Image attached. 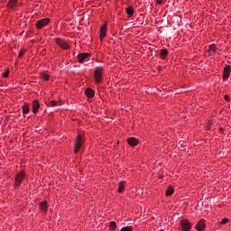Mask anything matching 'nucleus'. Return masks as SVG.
I'll list each match as a JSON object with an SVG mask.
<instances>
[{
  "mask_svg": "<svg viewBox=\"0 0 231 231\" xmlns=\"http://www.w3.org/2000/svg\"><path fill=\"white\" fill-rule=\"evenodd\" d=\"M104 68L97 67L94 70V80L96 84H102L104 81Z\"/></svg>",
  "mask_w": 231,
  "mask_h": 231,
  "instance_id": "nucleus-1",
  "label": "nucleus"
},
{
  "mask_svg": "<svg viewBox=\"0 0 231 231\" xmlns=\"http://www.w3.org/2000/svg\"><path fill=\"white\" fill-rule=\"evenodd\" d=\"M24 178H26V172L24 171H20L15 178H14V189H17L21 187V183L24 181Z\"/></svg>",
  "mask_w": 231,
  "mask_h": 231,
  "instance_id": "nucleus-2",
  "label": "nucleus"
},
{
  "mask_svg": "<svg viewBox=\"0 0 231 231\" xmlns=\"http://www.w3.org/2000/svg\"><path fill=\"white\" fill-rule=\"evenodd\" d=\"M84 147V138L82 135L79 134L76 136L75 142H74V152L77 154L80 149Z\"/></svg>",
  "mask_w": 231,
  "mask_h": 231,
  "instance_id": "nucleus-3",
  "label": "nucleus"
},
{
  "mask_svg": "<svg viewBox=\"0 0 231 231\" xmlns=\"http://www.w3.org/2000/svg\"><path fill=\"white\" fill-rule=\"evenodd\" d=\"M56 44L61 48V50H69V44L68 42L62 38H55L54 39Z\"/></svg>",
  "mask_w": 231,
  "mask_h": 231,
  "instance_id": "nucleus-4",
  "label": "nucleus"
},
{
  "mask_svg": "<svg viewBox=\"0 0 231 231\" xmlns=\"http://www.w3.org/2000/svg\"><path fill=\"white\" fill-rule=\"evenodd\" d=\"M180 226L182 231L192 230V223H190V221H189L187 218L180 220Z\"/></svg>",
  "mask_w": 231,
  "mask_h": 231,
  "instance_id": "nucleus-5",
  "label": "nucleus"
},
{
  "mask_svg": "<svg viewBox=\"0 0 231 231\" xmlns=\"http://www.w3.org/2000/svg\"><path fill=\"white\" fill-rule=\"evenodd\" d=\"M48 24H50V18H43L36 23V28L37 30H42V28L48 26Z\"/></svg>",
  "mask_w": 231,
  "mask_h": 231,
  "instance_id": "nucleus-6",
  "label": "nucleus"
},
{
  "mask_svg": "<svg viewBox=\"0 0 231 231\" xmlns=\"http://www.w3.org/2000/svg\"><path fill=\"white\" fill-rule=\"evenodd\" d=\"M106 35H107V23H105L100 27L99 41H101L102 42L104 39H106Z\"/></svg>",
  "mask_w": 231,
  "mask_h": 231,
  "instance_id": "nucleus-7",
  "label": "nucleus"
},
{
  "mask_svg": "<svg viewBox=\"0 0 231 231\" xmlns=\"http://www.w3.org/2000/svg\"><path fill=\"white\" fill-rule=\"evenodd\" d=\"M32 109L33 115H37L39 113V109H41V104L39 103V100H33L32 102Z\"/></svg>",
  "mask_w": 231,
  "mask_h": 231,
  "instance_id": "nucleus-8",
  "label": "nucleus"
},
{
  "mask_svg": "<svg viewBox=\"0 0 231 231\" xmlns=\"http://www.w3.org/2000/svg\"><path fill=\"white\" fill-rule=\"evenodd\" d=\"M230 72H231V67H230V65H226L224 68V72H223V80H224V82L226 80H228V79L230 77Z\"/></svg>",
  "mask_w": 231,
  "mask_h": 231,
  "instance_id": "nucleus-9",
  "label": "nucleus"
},
{
  "mask_svg": "<svg viewBox=\"0 0 231 231\" xmlns=\"http://www.w3.org/2000/svg\"><path fill=\"white\" fill-rule=\"evenodd\" d=\"M40 210L42 212V214H46L48 212V201L44 200L40 203Z\"/></svg>",
  "mask_w": 231,
  "mask_h": 231,
  "instance_id": "nucleus-10",
  "label": "nucleus"
},
{
  "mask_svg": "<svg viewBox=\"0 0 231 231\" xmlns=\"http://www.w3.org/2000/svg\"><path fill=\"white\" fill-rule=\"evenodd\" d=\"M127 143L128 145H130L131 147H136V145H138V143H140V141H138V139L134 138V137H131L127 140Z\"/></svg>",
  "mask_w": 231,
  "mask_h": 231,
  "instance_id": "nucleus-11",
  "label": "nucleus"
},
{
  "mask_svg": "<svg viewBox=\"0 0 231 231\" xmlns=\"http://www.w3.org/2000/svg\"><path fill=\"white\" fill-rule=\"evenodd\" d=\"M89 53H88V52H82V53H79V55H78V60H79V62H80V63H82V62H84V60H86V59H88V57H89Z\"/></svg>",
  "mask_w": 231,
  "mask_h": 231,
  "instance_id": "nucleus-12",
  "label": "nucleus"
},
{
  "mask_svg": "<svg viewBox=\"0 0 231 231\" xmlns=\"http://www.w3.org/2000/svg\"><path fill=\"white\" fill-rule=\"evenodd\" d=\"M196 230L198 231H203L205 230V220L201 219L196 226H195Z\"/></svg>",
  "mask_w": 231,
  "mask_h": 231,
  "instance_id": "nucleus-13",
  "label": "nucleus"
},
{
  "mask_svg": "<svg viewBox=\"0 0 231 231\" xmlns=\"http://www.w3.org/2000/svg\"><path fill=\"white\" fill-rule=\"evenodd\" d=\"M208 53H209V55H214V53H217V47H216V44H211L208 46Z\"/></svg>",
  "mask_w": 231,
  "mask_h": 231,
  "instance_id": "nucleus-14",
  "label": "nucleus"
},
{
  "mask_svg": "<svg viewBox=\"0 0 231 231\" xmlns=\"http://www.w3.org/2000/svg\"><path fill=\"white\" fill-rule=\"evenodd\" d=\"M85 95L88 98H93V97H95V91L90 88H86Z\"/></svg>",
  "mask_w": 231,
  "mask_h": 231,
  "instance_id": "nucleus-15",
  "label": "nucleus"
},
{
  "mask_svg": "<svg viewBox=\"0 0 231 231\" xmlns=\"http://www.w3.org/2000/svg\"><path fill=\"white\" fill-rule=\"evenodd\" d=\"M168 56H169V51H167V49L161 50V52H160L161 59L165 60V59H167Z\"/></svg>",
  "mask_w": 231,
  "mask_h": 231,
  "instance_id": "nucleus-16",
  "label": "nucleus"
},
{
  "mask_svg": "<svg viewBox=\"0 0 231 231\" xmlns=\"http://www.w3.org/2000/svg\"><path fill=\"white\" fill-rule=\"evenodd\" d=\"M22 109H23V115H28L30 113V104L24 103L23 106H22Z\"/></svg>",
  "mask_w": 231,
  "mask_h": 231,
  "instance_id": "nucleus-17",
  "label": "nucleus"
},
{
  "mask_svg": "<svg viewBox=\"0 0 231 231\" xmlns=\"http://www.w3.org/2000/svg\"><path fill=\"white\" fill-rule=\"evenodd\" d=\"M16 5H17L16 0H10L7 4V7L10 8L11 10H14Z\"/></svg>",
  "mask_w": 231,
  "mask_h": 231,
  "instance_id": "nucleus-18",
  "label": "nucleus"
},
{
  "mask_svg": "<svg viewBox=\"0 0 231 231\" xmlns=\"http://www.w3.org/2000/svg\"><path fill=\"white\" fill-rule=\"evenodd\" d=\"M124 189H125V181L119 182L117 191L122 193L124 192Z\"/></svg>",
  "mask_w": 231,
  "mask_h": 231,
  "instance_id": "nucleus-19",
  "label": "nucleus"
},
{
  "mask_svg": "<svg viewBox=\"0 0 231 231\" xmlns=\"http://www.w3.org/2000/svg\"><path fill=\"white\" fill-rule=\"evenodd\" d=\"M125 11L129 17H133V15H134V9H133V7H127Z\"/></svg>",
  "mask_w": 231,
  "mask_h": 231,
  "instance_id": "nucleus-20",
  "label": "nucleus"
},
{
  "mask_svg": "<svg viewBox=\"0 0 231 231\" xmlns=\"http://www.w3.org/2000/svg\"><path fill=\"white\" fill-rule=\"evenodd\" d=\"M174 194V188L172 186L168 187L166 189V196H172Z\"/></svg>",
  "mask_w": 231,
  "mask_h": 231,
  "instance_id": "nucleus-21",
  "label": "nucleus"
},
{
  "mask_svg": "<svg viewBox=\"0 0 231 231\" xmlns=\"http://www.w3.org/2000/svg\"><path fill=\"white\" fill-rule=\"evenodd\" d=\"M40 76L42 79H43L44 80H50V76L48 75V72L46 71H42L40 73Z\"/></svg>",
  "mask_w": 231,
  "mask_h": 231,
  "instance_id": "nucleus-22",
  "label": "nucleus"
},
{
  "mask_svg": "<svg viewBox=\"0 0 231 231\" xmlns=\"http://www.w3.org/2000/svg\"><path fill=\"white\" fill-rule=\"evenodd\" d=\"M109 228H110L111 231L116 230V222L111 221V222L109 223Z\"/></svg>",
  "mask_w": 231,
  "mask_h": 231,
  "instance_id": "nucleus-23",
  "label": "nucleus"
},
{
  "mask_svg": "<svg viewBox=\"0 0 231 231\" xmlns=\"http://www.w3.org/2000/svg\"><path fill=\"white\" fill-rule=\"evenodd\" d=\"M51 104L52 107H56L57 106H60V101L52 100V101H51Z\"/></svg>",
  "mask_w": 231,
  "mask_h": 231,
  "instance_id": "nucleus-24",
  "label": "nucleus"
},
{
  "mask_svg": "<svg viewBox=\"0 0 231 231\" xmlns=\"http://www.w3.org/2000/svg\"><path fill=\"white\" fill-rule=\"evenodd\" d=\"M121 231H133V226H127L123 228H121Z\"/></svg>",
  "mask_w": 231,
  "mask_h": 231,
  "instance_id": "nucleus-25",
  "label": "nucleus"
},
{
  "mask_svg": "<svg viewBox=\"0 0 231 231\" xmlns=\"http://www.w3.org/2000/svg\"><path fill=\"white\" fill-rule=\"evenodd\" d=\"M8 75H10V69H7L6 71L3 73L4 79H8Z\"/></svg>",
  "mask_w": 231,
  "mask_h": 231,
  "instance_id": "nucleus-26",
  "label": "nucleus"
},
{
  "mask_svg": "<svg viewBox=\"0 0 231 231\" xmlns=\"http://www.w3.org/2000/svg\"><path fill=\"white\" fill-rule=\"evenodd\" d=\"M24 53H26V51H24V49H22L21 51H20V52H19V54H18V57H23V55L24 54Z\"/></svg>",
  "mask_w": 231,
  "mask_h": 231,
  "instance_id": "nucleus-27",
  "label": "nucleus"
},
{
  "mask_svg": "<svg viewBox=\"0 0 231 231\" xmlns=\"http://www.w3.org/2000/svg\"><path fill=\"white\" fill-rule=\"evenodd\" d=\"M226 223H228V218L226 217L223 218L221 221V225H226Z\"/></svg>",
  "mask_w": 231,
  "mask_h": 231,
  "instance_id": "nucleus-28",
  "label": "nucleus"
},
{
  "mask_svg": "<svg viewBox=\"0 0 231 231\" xmlns=\"http://www.w3.org/2000/svg\"><path fill=\"white\" fill-rule=\"evenodd\" d=\"M210 125H212V121H208V125L205 126L206 129H207V130L210 129Z\"/></svg>",
  "mask_w": 231,
  "mask_h": 231,
  "instance_id": "nucleus-29",
  "label": "nucleus"
},
{
  "mask_svg": "<svg viewBox=\"0 0 231 231\" xmlns=\"http://www.w3.org/2000/svg\"><path fill=\"white\" fill-rule=\"evenodd\" d=\"M225 100L226 102H230V97L229 96H225Z\"/></svg>",
  "mask_w": 231,
  "mask_h": 231,
  "instance_id": "nucleus-30",
  "label": "nucleus"
},
{
  "mask_svg": "<svg viewBox=\"0 0 231 231\" xmlns=\"http://www.w3.org/2000/svg\"><path fill=\"white\" fill-rule=\"evenodd\" d=\"M155 3H157V5H162V3H163V0H155Z\"/></svg>",
  "mask_w": 231,
  "mask_h": 231,
  "instance_id": "nucleus-31",
  "label": "nucleus"
},
{
  "mask_svg": "<svg viewBox=\"0 0 231 231\" xmlns=\"http://www.w3.org/2000/svg\"><path fill=\"white\" fill-rule=\"evenodd\" d=\"M224 131H225V129H223V127L219 128V133H221V134H223Z\"/></svg>",
  "mask_w": 231,
  "mask_h": 231,
  "instance_id": "nucleus-32",
  "label": "nucleus"
}]
</instances>
